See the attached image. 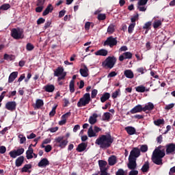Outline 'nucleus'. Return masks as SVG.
I'll return each instance as SVG.
<instances>
[{
	"label": "nucleus",
	"instance_id": "1",
	"mask_svg": "<svg viewBox=\"0 0 175 175\" xmlns=\"http://www.w3.org/2000/svg\"><path fill=\"white\" fill-rule=\"evenodd\" d=\"M114 142V137L110 133L102 135L96 140V144L100 146V148L106 149L111 147V144Z\"/></svg>",
	"mask_w": 175,
	"mask_h": 175
},
{
	"label": "nucleus",
	"instance_id": "2",
	"mask_svg": "<svg viewBox=\"0 0 175 175\" xmlns=\"http://www.w3.org/2000/svg\"><path fill=\"white\" fill-rule=\"evenodd\" d=\"M162 146H159L158 148H156L152 154V162L155 165H163L162 158L166 155L165 153V149L161 150Z\"/></svg>",
	"mask_w": 175,
	"mask_h": 175
},
{
	"label": "nucleus",
	"instance_id": "3",
	"mask_svg": "<svg viewBox=\"0 0 175 175\" xmlns=\"http://www.w3.org/2000/svg\"><path fill=\"white\" fill-rule=\"evenodd\" d=\"M116 62H117V58H116V57L109 56L103 62V66H104V68H107V69H113V68H114V65H116Z\"/></svg>",
	"mask_w": 175,
	"mask_h": 175
},
{
	"label": "nucleus",
	"instance_id": "4",
	"mask_svg": "<svg viewBox=\"0 0 175 175\" xmlns=\"http://www.w3.org/2000/svg\"><path fill=\"white\" fill-rule=\"evenodd\" d=\"M91 102V95L90 93H85L82 98L79 99L78 101L77 106V107H83L84 106H87V105H90Z\"/></svg>",
	"mask_w": 175,
	"mask_h": 175
},
{
	"label": "nucleus",
	"instance_id": "5",
	"mask_svg": "<svg viewBox=\"0 0 175 175\" xmlns=\"http://www.w3.org/2000/svg\"><path fill=\"white\" fill-rule=\"evenodd\" d=\"M98 166L100 168V175H110L109 172H107L108 168L107 166V161L104 160H99L98 161Z\"/></svg>",
	"mask_w": 175,
	"mask_h": 175
},
{
	"label": "nucleus",
	"instance_id": "6",
	"mask_svg": "<svg viewBox=\"0 0 175 175\" xmlns=\"http://www.w3.org/2000/svg\"><path fill=\"white\" fill-rule=\"evenodd\" d=\"M24 31H23V29H12L11 31V36H12V38L14 39H23L24 38Z\"/></svg>",
	"mask_w": 175,
	"mask_h": 175
},
{
	"label": "nucleus",
	"instance_id": "7",
	"mask_svg": "<svg viewBox=\"0 0 175 175\" xmlns=\"http://www.w3.org/2000/svg\"><path fill=\"white\" fill-rule=\"evenodd\" d=\"M117 43H118V41H117V38H114L113 36H111L108 37L104 42V46H109V47L111 49L114 47V46H117Z\"/></svg>",
	"mask_w": 175,
	"mask_h": 175
},
{
	"label": "nucleus",
	"instance_id": "8",
	"mask_svg": "<svg viewBox=\"0 0 175 175\" xmlns=\"http://www.w3.org/2000/svg\"><path fill=\"white\" fill-rule=\"evenodd\" d=\"M55 142L60 148H65L68 146V140L64 139V137H58L55 139Z\"/></svg>",
	"mask_w": 175,
	"mask_h": 175
},
{
	"label": "nucleus",
	"instance_id": "9",
	"mask_svg": "<svg viewBox=\"0 0 175 175\" xmlns=\"http://www.w3.org/2000/svg\"><path fill=\"white\" fill-rule=\"evenodd\" d=\"M166 155H174L175 154V144L171 143L165 145Z\"/></svg>",
	"mask_w": 175,
	"mask_h": 175
},
{
	"label": "nucleus",
	"instance_id": "10",
	"mask_svg": "<svg viewBox=\"0 0 175 175\" xmlns=\"http://www.w3.org/2000/svg\"><path fill=\"white\" fill-rule=\"evenodd\" d=\"M140 157V149L139 148H133L130 152L129 158L131 159L137 160V158Z\"/></svg>",
	"mask_w": 175,
	"mask_h": 175
},
{
	"label": "nucleus",
	"instance_id": "11",
	"mask_svg": "<svg viewBox=\"0 0 175 175\" xmlns=\"http://www.w3.org/2000/svg\"><path fill=\"white\" fill-rule=\"evenodd\" d=\"M10 157L11 158H17V157H20L22 154H24V148H18L16 150H14L10 152Z\"/></svg>",
	"mask_w": 175,
	"mask_h": 175
},
{
	"label": "nucleus",
	"instance_id": "12",
	"mask_svg": "<svg viewBox=\"0 0 175 175\" xmlns=\"http://www.w3.org/2000/svg\"><path fill=\"white\" fill-rule=\"evenodd\" d=\"M136 159L129 158V163H127L128 169L130 170H135L137 167V163Z\"/></svg>",
	"mask_w": 175,
	"mask_h": 175
},
{
	"label": "nucleus",
	"instance_id": "13",
	"mask_svg": "<svg viewBox=\"0 0 175 175\" xmlns=\"http://www.w3.org/2000/svg\"><path fill=\"white\" fill-rule=\"evenodd\" d=\"M17 106V103H16V101H8L6 104H5V109H7V110H9L10 111H14V110H16V107Z\"/></svg>",
	"mask_w": 175,
	"mask_h": 175
},
{
	"label": "nucleus",
	"instance_id": "14",
	"mask_svg": "<svg viewBox=\"0 0 175 175\" xmlns=\"http://www.w3.org/2000/svg\"><path fill=\"white\" fill-rule=\"evenodd\" d=\"M132 57H133V54H132V53L124 52L119 56V61H120V62H122L124 59H132Z\"/></svg>",
	"mask_w": 175,
	"mask_h": 175
},
{
	"label": "nucleus",
	"instance_id": "15",
	"mask_svg": "<svg viewBox=\"0 0 175 175\" xmlns=\"http://www.w3.org/2000/svg\"><path fill=\"white\" fill-rule=\"evenodd\" d=\"M143 111V106L137 105L130 110L131 114H136V113H142Z\"/></svg>",
	"mask_w": 175,
	"mask_h": 175
},
{
	"label": "nucleus",
	"instance_id": "16",
	"mask_svg": "<svg viewBox=\"0 0 175 175\" xmlns=\"http://www.w3.org/2000/svg\"><path fill=\"white\" fill-rule=\"evenodd\" d=\"M33 148H32V145H29L28 150L26 151V158L27 159H32L33 158Z\"/></svg>",
	"mask_w": 175,
	"mask_h": 175
},
{
	"label": "nucleus",
	"instance_id": "17",
	"mask_svg": "<svg viewBox=\"0 0 175 175\" xmlns=\"http://www.w3.org/2000/svg\"><path fill=\"white\" fill-rule=\"evenodd\" d=\"M49 165H50V161L46 158L41 159L38 163L39 167H46V166H49Z\"/></svg>",
	"mask_w": 175,
	"mask_h": 175
},
{
	"label": "nucleus",
	"instance_id": "18",
	"mask_svg": "<svg viewBox=\"0 0 175 175\" xmlns=\"http://www.w3.org/2000/svg\"><path fill=\"white\" fill-rule=\"evenodd\" d=\"M125 131L130 136H132V135H135L136 133V129H135L133 126H126L125 127Z\"/></svg>",
	"mask_w": 175,
	"mask_h": 175
},
{
	"label": "nucleus",
	"instance_id": "19",
	"mask_svg": "<svg viewBox=\"0 0 175 175\" xmlns=\"http://www.w3.org/2000/svg\"><path fill=\"white\" fill-rule=\"evenodd\" d=\"M108 163L109 166H114L117 163V157L116 155H111L108 159Z\"/></svg>",
	"mask_w": 175,
	"mask_h": 175
},
{
	"label": "nucleus",
	"instance_id": "20",
	"mask_svg": "<svg viewBox=\"0 0 175 175\" xmlns=\"http://www.w3.org/2000/svg\"><path fill=\"white\" fill-rule=\"evenodd\" d=\"M86 148H87V144L82 142L78 145L76 150L78 152H83V151H85Z\"/></svg>",
	"mask_w": 175,
	"mask_h": 175
},
{
	"label": "nucleus",
	"instance_id": "21",
	"mask_svg": "<svg viewBox=\"0 0 175 175\" xmlns=\"http://www.w3.org/2000/svg\"><path fill=\"white\" fill-rule=\"evenodd\" d=\"M154 104L152 103H148L147 105H146L144 107H142V110L143 111H147V110H148V111H151L152 110H154Z\"/></svg>",
	"mask_w": 175,
	"mask_h": 175
},
{
	"label": "nucleus",
	"instance_id": "22",
	"mask_svg": "<svg viewBox=\"0 0 175 175\" xmlns=\"http://www.w3.org/2000/svg\"><path fill=\"white\" fill-rule=\"evenodd\" d=\"M17 76H18V72H12L8 78V83H13L16 79H17Z\"/></svg>",
	"mask_w": 175,
	"mask_h": 175
},
{
	"label": "nucleus",
	"instance_id": "23",
	"mask_svg": "<svg viewBox=\"0 0 175 175\" xmlns=\"http://www.w3.org/2000/svg\"><path fill=\"white\" fill-rule=\"evenodd\" d=\"M43 90H44L46 92H54V90H55V86L52 84H47L46 85L44 86Z\"/></svg>",
	"mask_w": 175,
	"mask_h": 175
},
{
	"label": "nucleus",
	"instance_id": "24",
	"mask_svg": "<svg viewBox=\"0 0 175 175\" xmlns=\"http://www.w3.org/2000/svg\"><path fill=\"white\" fill-rule=\"evenodd\" d=\"M53 10H54L53 5L49 4L45 10L42 12V16H47L49 13H52Z\"/></svg>",
	"mask_w": 175,
	"mask_h": 175
},
{
	"label": "nucleus",
	"instance_id": "25",
	"mask_svg": "<svg viewBox=\"0 0 175 175\" xmlns=\"http://www.w3.org/2000/svg\"><path fill=\"white\" fill-rule=\"evenodd\" d=\"M79 72L82 77H88V68H87V66H84L83 68H81Z\"/></svg>",
	"mask_w": 175,
	"mask_h": 175
},
{
	"label": "nucleus",
	"instance_id": "26",
	"mask_svg": "<svg viewBox=\"0 0 175 175\" xmlns=\"http://www.w3.org/2000/svg\"><path fill=\"white\" fill-rule=\"evenodd\" d=\"M98 114L93 113L92 116L89 118V123L91 124V125H94V124H96V122L98 121Z\"/></svg>",
	"mask_w": 175,
	"mask_h": 175
},
{
	"label": "nucleus",
	"instance_id": "27",
	"mask_svg": "<svg viewBox=\"0 0 175 175\" xmlns=\"http://www.w3.org/2000/svg\"><path fill=\"white\" fill-rule=\"evenodd\" d=\"M23 163H24V157L21 156L16 159L15 161V165L17 167H20V166H21Z\"/></svg>",
	"mask_w": 175,
	"mask_h": 175
},
{
	"label": "nucleus",
	"instance_id": "28",
	"mask_svg": "<svg viewBox=\"0 0 175 175\" xmlns=\"http://www.w3.org/2000/svg\"><path fill=\"white\" fill-rule=\"evenodd\" d=\"M32 168L31 164H25L23 167L21 169L22 173H31V171H29V169Z\"/></svg>",
	"mask_w": 175,
	"mask_h": 175
},
{
	"label": "nucleus",
	"instance_id": "29",
	"mask_svg": "<svg viewBox=\"0 0 175 175\" xmlns=\"http://www.w3.org/2000/svg\"><path fill=\"white\" fill-rule=\"evenodd\" d=\"M63 73H64V68L58 67L54 71V76L56 77H59V76H61Z\"/></svg>",
	"mask_w": 175,
	"mask_h": 175
},
{
	"label": "nucleus",
	"instance_id": "30",
	"mask_svg": "<svg viewBox=\"0 0 175 175\" xmlns=\"http://www.w3.org/2000/svg\"><path fill=\"white\" fill-rule=\"evenodd\" d=\"M88 135L89 137H96V136H98V135H96V133H95V131L92 128V126H91L89 128V129L88 131Z\"/></svg>",
	"mask_w": 175,
	"mask_h": 175
},
{
	"label": "nucleus",
	"instance_id": "31",
	"mask_svg": "<svg viewBox=\"0 0 175 175\" xmlns=\"http://www.w3.org/2000/svg\"><path fill=\"white\" fill-rule=\"evenodd\" d=\"M108 99H110V93L109 92H105L100 97V101L102 102V103H105V102H106V100H108Z\"/></svg>",
	"mask_w": 175,
	"mask_h": 175
},
{
	"label": "nucleus",
	"instance_id": "32",
	"mask_svg": "<svg viewBox=\"0 0 175 175\" xmlns=\"http://www.w3.org/2000/svg\"><path fill=\"white\" fill-rule=\"evenodd\" d=\"M141 170L143 173H147L150 170V163L148 161L145 162Z\"/></svg>",
	"mask_w": 175,
	"mask_h": 175
},
{
	"label": "nucleus",
	"instance_id": "33",
	"mask_svg": "<svg viewBox=\"0 0 175 175\" xmlns=\"http://www.w3.org/2000/svg\"><path fill=\"white\" fill-rule=\"evenodd\" d=\"M116 31V25L114 24H110L107 28V32L109 35H111L112 33H114Z\"/></svg>",
	"mask_w": 175,
	"mask_h": 175
},
{
	"label": "nucleus",
	"instance_id": "34",
	"mask_svg": "<svg viewBox=\"0 0 175 175\" xmlns=\"http://www.w3.org/2000/svg\"><path fill=\"white\" fill-rule=\"evenodd\" d=\"M107 50L106 49H100L95 52V55H101L102 57H106L107 55Z\"/></svg>",
	"mask_w": 175,
	"mask_h": 175
},
{
	"label": "nucleus",
	"instance_id": "35",
	"mask_svg": "<svg viewBox=\"0 0 175 175\" xmlns=\"http://www.w3.org/2000/svg\"><path fill=\"white\" fill-rule=\"evenodd\" d=\"M124 75L127 79H133L134 77L133 72L131 70H124Z\"/></svg>",
	"mask_w": 175,
	"mask_h": 175
},
{
	"label": "nucleus",
	"instance_id": "36",
	"mask_svg": "<svg viewBox=\"0 0 175 175\" xmlns=\"http://www.w3.org/2000/svg\"><path fill=\"white\" fill-rule=\"evenodd\" d=\"M135 90L137 91V92H146L148 91V89H146V87L141 85L136 87Z\"/></svg>",
	"mask_w": 175,
	"mask_h": 175
},
{
	"label": "nucleus",
	"instance_id": "37",
	"mask_svg": "<svg viewBox=\"0 0 175 175\" xmlns=\"http://www.w3.org/2000/svg\"><path fill=\"white\" fill-rule=\"evenodd\" d=\"M3 59L5 61H13L14 59V55H8V53L4 54Z\"/></svg>",
	"mask_w": 175,
	"mask_h": 175
},
{
	"label": "nucleus",
	"instance_id": "38",
	"mask_svg": "<svg viewBox=\"0 0 175 175\" xmlns=\"http://www.w3.org/2000/svg\"><path fill=\"white\" fill-rule=\"evenodd\" d=\"M44 105V103H43V100L42 99H38L36 101V107L37 109H40V107H42V106H43Z\"/></svg>",
	"mask_w": 175,
	"mask_h": 175
},
{
	"label": "nucleus",
	"instance_id": "39",
	"mask_svg": "<svg viewBox=\"0 0 175 175\" xmlns=\"http://www.w3.org/2000/svg\"><path fill=\"white\" fill-rule=\"evenodd\" d=\"M128 171L124 170L122 168H120L118 170V171L116 172V175H127Z\"/></svg>",
	"mask_w": 175,
	"mask_h": 175
},
{
	"label": "nucleus",
	"instance_id": "40",
	"mask_svg": "<svg viewBox=\"0 0 175 175\" xmlns=\"http://www.w3.org/2000/svg\"><path fill=\"white\" fill-rule=\"evenodd\" d=\"M135 27H136V23H131L128 27L129 33H132L133 30L135 29Z\"/></svg>",
	"mask_w": 175,
	"mask_h": 175
},
{
	"label": "nucleus",
	"instance_id": "41",
	"mask_svg": "<svg viewBox=\"0 0 175 175\" xmlns=\"http://www.w3.org/2000/svg\"><path fill=\"white\" fill-rule=\"evenodd\" d=\"M70 92L73 94L75 92V81H70L69 84Z\"/></svg>",
	"mask_w": 175,
	"mask_h": 175
},
{
	"label": "nucleus",
	"instance_id": "42",
	"mask_svg": "<svg viewBox=\"0 0 175 175\" xmlns=\"http://www.w3.org/2000/svg\"><path fill=\"white\" fill-rule=\"evenodd\" d=\"M97 18L98 21H104L106 20V14H98Z\"/></svg>",
	"mask_w": 175,
	"mask_h": 175
},
{
	"label": "nucleus",
	"instance_id": "43",
	"mask_svg": "<svg viewBox=\"0 0 175 175\" xmlns=\"http://www.w3.org/2000/svg\"><path fill=\"white\" fill-rule=\"evenodd\" d=\"M161 25H162V22L161 21H156L153 23V27L154 28V29H157V28H159Z\"/></svg>",
	"mask_w": 175,
	"mask_h": 175
},
{
	"label": "nucleus",
	"instance_id": "44",
	"mask_svg": "<svg viewBox=\"0 0 175 175\" xmlns=\"http://www.w3.org/2000/svg\"><path fill=\"white\" fill-rule=\"evenodd\" d=\"M9 9H10V4H9V3L3 4L0 7L1 10H8Z\"/></svg>",
	"mask_w": 175,
	"mask_h": 175
},
{
	"label": "nucleus",
	"instance_id": "45",
	"mask_svg": "<svg viewBox=\"0 0 175 175\" xmlns=\"http://www.w3.org/2000/svg\"><path fill=\"white\" fill-rule=\"evenodd\" d=\"M139 151H141V152H147V151H148V146L147 145H142Z\"/></svg>",
	"mask_w": 175,
	"mask_h": 175
},
{
	"label": "nucleus",
	"instance_id": "46",
	"mask_svg": "<svg viewBox=\"0 0 175 175\" xmlns=\"http://www.w3.org/2000/svg\"><path fill=\"white\" fill-rule=\"evenodd\" d=\"M154 124L159 126V125H163L165 124V120L163 119H159L154 121Z\"/></svg>",
	"mask_w": 175,
	"mask_h": 175
},
{
	"label": "nucleus",
	"instance_id": "47",
	"mask_svg": "<svg viewBox=\"0 0 175 175\" xmlns=\"http://www.w3.org/2000/svg\"><path fill=\"white\" fill-rule=\"evenodd\" d=\"M143 29H148V31H150L151 29V22H147L144 24L143 26Z\"/></svg>",
	"mask_w": 175,
	"mask_h": 175
},
{
	"label": "nucleus",
	"instance_id": "48",
	"mask_svg": "<svg viewBox=\"0 0 175 175\" xmlns=\"http://www.w3.org/2000/svg\"><path fill=\"white\" fill-rule=\"evenodd\" d=\"M18 137L20 139V144H24V143H25V142L27 141V138L24 137L23 135H19Z\"/></svg>",
	"mask_w": 175,
	"mask_h": 175
},
{
	"label": "nucleus",
	"instance_id": "49",
	"mask_svg": "<svg viewBox=\"0 0 175 175\" xmlns=\"http://www.w3.org/2000/svg\"><path fill=\"white\" fill-rule=\"evenodd\" d=\"M148 2V0H139L137 2L138 6H144L147 5V3Z\"/></svg>",
	"mask_w": 175,
	"mask_h": 175
},
{
	"label": "nucleus",
	"instance_id": "50",
	"mask_svg": "<svg viewBox=\"0 0 175 175\" xmlns=\"http://www.w3.org/2000/svg\"><path fill=\"white\" fill-rule=\"evenodd\" d=\"M57 106L53 107L52 110L49 112L50 117H54L55 116V110H57Z\"/></svg>",
	"mask_w": 175,
	"mask_h": 175
},
{
	"label": "nucleus",
	"instance_id": "51",
	"mask_svg": "<svg viewBox=\"0 0 175 175\" xmlns=\"http://www.w3.org/2000/svg\"><path fill=\"white\" fill-rule=\"evenodd\" d=\"M136 20H139V14L137 13L133 17L131 18L132 24H136Z\"/></svg>",
	"mask_w": 175,
	"mask_h": 175
},
{
	"label": "nucleus",
	"instance_id": "52",
	"mask_svg": "<svg viewBox=\"0 0 175 175\" xmlns=\"http://www.w3.org/2000/svg\"><path fill=\"white\" fill-rule=\"evenodd\" d=\"M38 7L36 8V13H42L43 9H44V5H37Z\"/></svg>",
	"mask_w": 175,
	"mask_h": 175
},
{
	"label": "nucleus",
	"instance_id": "53",
	"mask_svg": "<svg viewBox=\"0 0 175 175\" xmlns=\"http://www.w3.org/2000/svg\"><path fill=\"white\" fill-rule=\"evenodd\" d=\"M35 49V46L32 45L31 43H27L26 45V49L27 51H32V50Z\"/></svg>",
	"mask_w": 175,
	"mask_h": 175
},
{
	"label": "nucleus",
	"instance_id": "54",
	"mask_svg": "<svg viewBox=\"0 0 175 175\" xmlns=\"http://www.w3.org/2000/svg\"><path fill=\"white\" fill-rule=\"evenodd\" d=\"M110 120V113L109 112H105L104 113V121H109Z\"/></svg>",
	"mask_w": 175,
	"mask_h": 175
},
{
	"label": "nucleus",
	"instance_id": "55",
	"mask_svg": "<svg viewBox=\"0 0 175 175\" xmlns=\"http://www.w3.org/2000/svg\"><path fill=\"white\" fill-rule=\"evenodd\" d=\"M137 72L138 73H141V75H144V72H146V68L144 67H140L137 68Z\"/></svg>",
	"mask_w": 175,
	"mask_h": 175
},
{
	"label": "nucleus",
	"instance_id": "56",
	"mask_svg": "<svg viewBox=\"0 0 175 175\" xmlns=\"http://www.w3.org/2000/svg\"><path fill=\"white\" fill-rule=\"evenodd\" d=\"M46 0H37L36 6H44Z\"/></svg>",
	"mask_w": 175,
	"mask_h": 175
},
{
	"label": "nucleus",
	"instance_id": "57",
	"mask_svg": "<svg viewBox=\"0 0 175 175\" xmlns=\"http://www.w3.org/2000/svg\"><path fill=\"white\" fill-rule=\"evenodd\" d=\"M70 112H67L65 114L62 116V120H65L66 121V118H69V117L71 116Z\"/></svg>",
	"mask_w": 175,
	"mask_h": 175
},
{
	"label": "nucleus",
	"instance_id": "58",
	"mask_svg": "<svg viewBox=\"0 0 175 175\" xmlns=\"http://www.w3.org/2000/svg\"><path fill=\"white\" fill-rule=\"evenodd\" d=\"M66 77V72H63L60 77L57 78V81H61V80H65V77Z\"/></svg>",
	"mask_w": 175,
	"mask_h": 175
},
{
	"label": "nucleus",
	"instance_id": "59",
	"mask_svg": "<svg viewBox=\"0 0 175 175\" xmlns=\"http://www.w3.org/2000/svg\"><path fill=\"white\" fill-rule=\"evenodd\" d=\"M174 107V103H171L169 105H165V110H170Z\"/></svg>",
	"mask_w": 175,
	"mask_h": 175
},
{
	"label": "nucleus",
	"instance_id": "60",
	"mask_svg": "<svg viewBox=\"0 0 175 175\" xmlns=\"http://www.w3.org/2000/svg\"><path fill=\"white\" fill-rule=\"evenodd\" d=\"M44 21H46L45 18H39L37 21L38 25H40V24H44Z\"/></svg>",
	"mask_w": 175,
	"mask_h": 175
},
{
	"label": "nucleus",
	"instance_id": "61",
	"mask_svg": "<svg viewBox=\"0 0 175 175\" xmlns=\"http://www.w3.org/2000/svg\"><path fill=\"white\" fill-rule=\"evenodd\" d=\"M120 94V90H116V92L112 93V98L113 99H116L117 96H118V94Z\"/></svg>",
	"mask_w": 175,
	"mask_h": 175
},
{
	"label": "nucleus",
	"instance_id": "62",
	"mask_svg": "<svg viewBox=\"0 0 175 175\" xmlns=\"http://www.w3.org/2000/svg\"><path fill=\"white\" fill-rule=\"evenodd\" d=\"M5 152H6V146H0V154H5Z\"/></svg>",
	"mask_w": 175,
	"mask_h": 175
},
{
	"label": "nucleus",
	"instance_id": "63",
	"mask_svg": "<svg viewBox=\"0 0 175 175\" xmlns=\"http://www.w3.org/2000/svg\"><path fill=\"white\" fill-rule=\"evenodd\" d=\"M139 174V171L131 170V171L129 172V175H137Z\"/></svg>",
	"mask_w": 175,
	"mask_h": 175
},
{
	"label": "nucleus",
	"instance_id": "64",
	"mask_svg": "<svg viewBox=\"0 0 175 175\" xmlns=\"http://www.w3.org/2000/svg\"><path fill=\"white\" fill-rule=\"evenodd\" d=\"M174 173H175V166L170 168L169 175H173Z\"/></svg>",
	"mask_w": 175,
	"mask_h": 175
}]
</instances>
